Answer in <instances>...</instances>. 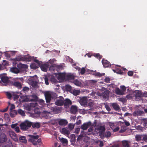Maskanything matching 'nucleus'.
Masks as SVG:
<instances>
[{
	"mask_svg": "<svg viewBox=\"0 0 147 147\" xmlns=\"http://www.w3.org/2000/svg\"><path fill=\"white\" fill-rule=\"evenodd\" d=\"M61 131V133L64 134H66L69 135L70 133V131L68 130V129L65 127L63 128L62 129Z\"/></svg>",
	"mask_w": 147,
	"mask_h": 147,
	"instance_id": "dca6fc26",
	"label": "nucleus"
},
{
	"mask_svg": "<svg viewBox=\"0 0 147 147\" xmlns=\"http://www.w3.org/2000/svg\"><path fill=\"white\" fill-rule=\"evenodd\" d=\"M6 95L9 99H10L11 98V94L8 92H6Z\"/></svg>",
	"mask_w": 147,
	"mask_h": 147,
	"instance_id": "a18cd8bd",
	"label": "nucleus"
},
{
	"mask_svg": "<svg viewBox=\"0 0 147 147\" xmlns=\"http://www.w3.org/2000/svg\"><path fill=\"white\" fill-rule=\"evenodd\" d=\"M49 66V65L48 64H42V63H41L40 65L39 66L42 70L45 72L47 71V69L48 68Z\"/></svg>",
	"mask_w": 147,
	"mask_h": 147,
	"instance_id": "9b49d317",
	"label": "nucleus"
},
{
	"mask_svg": "<svg viewBox=\"0 0 147 147\" xmlns=\"http://www.w3.org/2000/svg\"><path fill=\"white\" fill-rule=\"evenodd\" d=\"M94 56L97 58L98 59H100L102 58V56L99 53L96 54Z\"/></svg>",
	"mask_w": 147,
	"mask_h": 147,
	"instance_id": "e433bc0d",
	"label": "nucleus"
},
{
	"mask_svg": "<svg viewBox=\"0 0 147 147\" xmlns=\"http://www.w3.org/2000/svg\"><path fill=\"white\" fill-rule=\"evenodd\" d=\"M45 81L46 84L47 85H48L49 84V83L48 78L47 77H45Z\"/></svg>",
	"mask_w": 147,
	"mask_h": 147,
	"instance_id": "5fc2aeb1",
	"label": "nucleus"
},
{
	"mask_svg": "<svg viewBox=\"0 0 147 147\" xmlns=\"http://www.w3.org/2000/svg\"><path fill=\"white\" fill-rule=\"evenodd\" d=\"M105 135L106 137H110L111 136V134L110 131H108L105 132Z\"/></svg>",
	"mask_w": 147,
	"mask_h": 147,
	"instance_id": "79ce46f5",
	"label": "nucleus"
},
{
	"mask_svg": "<svg viewBox=\"0 0 147 147\" xmlns=\"http://www.w3.org/2000/svg\"><path fill=\"white\" fill-rule=\"evenodd\" d=\"M122 143L123 147H130L128 142L127 141H122Z\"/></svg>",
	"mask_w": 147,
	"mask_h": 147,
	"instance_id": "cd10ccee",
	"label": "nucleus"
},
{
	"mask_svg": "<svg viewBox=\"0 0 147 147\" xmlns=\"http://www.w3.org/2000/svg\"><path fill=\"white\" fill-rule=\"evenodd\" d=\"M31 125V122L26 120L21 123L20 124V127L22 129L25 131L30 127Z\"/></svg>",
	"mask_w": 147,
	"mask_h": 147,
	"instance_id": "f257e3e1",
	"label": "nucleus"
},
{
	"mask_svg": "<svg viewBox=\"0 0 147 147\" xmlns=\"http://www.w3.org/2000/svg\"><path fill=\"white\" fill-rule=\"evenodd\" d=\"M53 110L54 112H57L60 110V109L59 107L55 106V107L53 108Z\"/></svg>",
	"mask_w": 147,
	"mask_h": 147,
	"instance_id": "4c0bfd02",
	"label": "nucleus"
},
{
	"mask_svg": "<svg viewBox=\"0 0 147 147\" xmlns=\"http://www.w3.org/2000/svg\"><path fill=\"white\" fill-rule=\"evenodd\" d=\"M144 125L146 128H147V119H145L144 121Z\"/></svg>",
	"mask_w": 147,
	"mask_h": 147,
	"instance_id": "e2e57ef3",
	"label": "nucleus"
},
{
	"mask_svg": "<svg viewBox=\"0 0 147 147\" xmlns=\"http://www.w3.org/2000/svg\"><path fill=\"white\" fill-rule=\"evenodd\" d=\"M110 91L108 90H106L102 92L101 94V96L104 99L107 98L109 97V94Z\"/></svg>",
	"mask_w": 147,
	"mask_h": 147,
	"instance_id": "1a4fd4ad",
	"label": "nucleus"
},
{
	"mask_svg": "<svg viewBox=\"0 0 147 147\" xmlns=\"http://www.w3.org/2000/svg\"><path fill=\"white\" fill-rule=\"evenodd\" d=\"M17 61H31V58L30 57H18L16 58Z\"/></svg>",
	"mask_w": 147,
	"mask_h": 147,
	"instance_id": "20e7f679",
	"label": "nucleus"
},
{
	"mask_svg": "<svg viewBox=\"0 0 147 147\" xmlns=\"http://www.w3.org/2000/svg\"><path fill=\"white\" fill-rule=\"evenodd\" d=\"M102 62L105 67H109L111 65L110 63L106 60L102 59Z\"/></svg>",
	"mask_w": 147,
	"mask_h": 147,
	"instance_id": "ddd939ff",
	"label": "nucleus"
},
{
	"mask_svg": "<svg viewBox=\"0 0 147 147\" xmlns=\"http://www.w3.org/2000/svg\"><path fill=\"white\" fill-rule=\"evenodd\" d=\"M66 88L67 89L71 90V87L69 85H67L65 86Z\"/></svg>",
	"mask_w": 147,
	"mask_h": 147,
	"instance_id": "338daca9",
	"label": "nucleus"
},
{
	"mask_svg": "<svg viewBox=\"0 0 147 147\" xmlns=\"http://www.w3.org/2000/svg\"><path fill=\"white\" fill-rule=\"evenodd\" d=\"M18 113L22 116H25V114L24 111L21 109H19L18 111Z\"/></svg>",
	"mask_w": 147,
	"mask_h": 147,
	"instance_id": "7c9ffc66",
	"label": "nucleus"
},
{
	"mask_svg": "<svg viewBox=\"0 0 147 147\" xmlns=\"http://www.w3.org/2000/svg\"><path fill=\"white\" fill-rule=\"evenodd\" d=\"M80 90H76L74 89L72 91V94L73 95L75 96H77L80 94Z\"/></svg>",
	"mask_w": 147,
	"mask_h": 147,
	"instance_id": "c85d7f7f",
	"label": "nucleus"
},
{
	"mask_svg": "<svg viewBox=\"0 0 147 147\" xmlns=\"http://www.w3.org/2000/svg\"><path fill=\"white\" fill-rule=\"evenodd\" d=\"M29 90V88L25 86L23 87L22 90L24 91L28 92Z\"/></svg>",
	"mask_w": 147,
	"mask_h": 147,
	"instance_id": "603ef678",
	"label": "nucleus"
},
{
	"mask_svg": "<svg viewBox=\"0 0 147 147\" xmlns=\"http://www.w3.org/2000/svg\"><path fill=\"white\" fill-rule=\"evenodd\" d=\"M2 82L4 84L5 86L7 85L9 81V78L7 76H2L1 78Z\"/></svg>",
	"mask_w": 147,
	"mask_h": 147,
	"instance_id": "0eeeda50",
	"label": "nucleus"
},
{
	"mask_svg": "<svg viewBox=\"0 0 147 147\" xmlns=\"http://www.w3.org/2000/svg\"><path fill=\"white\" fill-rule=\"evenodd\" d=\"M19 140L20 142L24 143H26L27 142V140L26 138L24 136H21L19 138Z\"/></svg>",
	"mask_w": 147,
	"mask_h": 147,
	"instance_id": "b1692460",
	"label": "nucleus"
},
{
	"mask_svg": "<svg viewBox=\"0 0 147 147\" xmlns=\"http://www.w3.org/2000/svg\"><path fill=\"white\" fill-rule=\"evenodd\" d=\"M14 129L17 133H18L20 131V129L19 127L18 126L16 127Z\"/></svg>",
	"mask_w": 147,
	"mask_h": 147,
	"instance_id": "0e129e2a",
	"label": "nucleus"
},
{
	"mask_svg": "<svg viewBox=\"0 0 147 147\" xmlns=\"http://www.w3.org/2000/svg\"><path fill=\"white\" fill-rule=\"evenodd\" d=\"M116 70L117 71V72L118 74H122L123 73V71H124L125 69H122V68H117V67H120V66L119 65H116Z\"/></svg>",
	"mask_w": 147,
	"mask_h": 147,
	"instance_id": "6ab92c4d",
	"label": "nucleus"
},
{
	"mask_svg": "<svg viewBox=\"0 0 147 147\" xmlns=\"http://www.w3.org/2000/svg\"><path fill=\"white\" fill-rule=\"evenodd\" d=\"M67 78L69 80L74 79V77L73 76L71 75H68L67 76Z\"/></svg>",
	"mask_w": 147,
	"mask_h": 147,
	"instance_id": "58836bf2",
	"label": "nucleus"
},
{
	"mask_svg": "<svg viewBox=\"0 0 147 147\" xmlns=\"http://www.w3.org/2000/svg\"><path fill=\"white\" fill-rule=\"evenodd\" d=\"M96 129L97 130L101 131L102 132L104 131L105 130L104 126H98Z\"/></svg>",
	"mask_w": 147,
	"mask_h": 147,
	"instance_id": "393cba45",
	"label": "nucleus"
},
{
	"mask_svg": "<svg viewBox=\"0 0 147 147\" xmlns=\"http://www.w3.org/2000/svg\"><path fill=\"white\" fill-rule=\"evenodd\" d=\"M34 62L37 63V64L39 66L40 65L41 63H42L41 62H39L38 59H35L34 60Z\"/></svg>",
	"mask_w": 147,
	"mask_h": 147,
	"instance_id": "864d4df0",
	"label": "nucleus"
},
{
	"mask_svg": "<svg viewBox=\"0 0 147 147\" xmlns=\"http://www.w3.org/2000/svg\"><path fill=\"white\" fill-rule=\"evenodd\" d=\"M30 67L32 69H36L38 68L39 66L38 65L33 63L31 64Z\"/></svg>",
	"mask_w": 147,
	"mask_h": 147,
	"instance_id": "bb28decb",
	"label": "nucleus"
},
{
	"mask_svg": "<svg viewBox=\"0 0 147 147\" xmlns=\"http://www.w3.org/2000/svg\"><path fill=\"white\" fill-rule=\"evenodd\" d=\"M91 125V122L90 121H89L88 122L84 123L82 125L81 127V129L83 130H86L88 127Z\"/></svg>",
	"mask_w": 147,
	"mask_h": 147,
	"instance_id": "6e6552de",
	"label": "nucleus"
},
{
	"mask_svg": "<svg viewBox=\"0 0 147 147\" xmlns=\"http://www.w3.org/2000/svg\"><path fill=\"white\" fill-rule=\"evenodd\" d=\"M31 123H32L31 126H32V127H33L34 128H38L40 126V125L39 123L31 122Z\"/></svg>",
	"mask_w": 147,
	"mask_h": 147,
	"instance_id": "4be33fe9",
	"label": "nucleus"
},
{
	"mask_svg": "<svg viewBox=\"0 0 147 147\" xmlns=\"http://www.w3.org/2000/svg\"><path fill=\"white\" fill-rule=\"evenodd\" d=\"M115 92L116 94L120 95H122L124 94L123 91L119 88H117L115 90Z\"/></svg>",
	"mask_w": 147,
	"mask_h": 147,
	"instance_id": "a878e982",
	"label": "nucleus"
},
{
	"mask_svg": "<svg viewBox=\"0 0 147 147\" xmlns=\"http://www.w3.org/2000/svg\"><path fill=\"white\" fill-rule=\"evenodd\" d=\"M32 107L30 105H28L26 107V109L27 110H28V111H30L32 109Z\"/></svg>",
	"mask_w": 147,
	"mask_h": 147,
	"instance_id": "6e6d98bb",
	"label": "nucleus"
},
{
	"mask_svg": "<svg viewBox=\"0 0 147 147\" xmlns=\"http://www.w3.org/2000/svg\"><path fill=\"white\" fill-rule=\"evenodd\" d=\"M10 114L11 117H13L15 116V115L17 114V111L16 110H14L13 112H10Z\"/></svg>",
	"mask_w": 147,
	"mask_h": 147,
	"instance_id": "f704fd0d",
	"label": "nucleus"
},
{
	"mask_svg": "<svg viewBox=\"0 0 147 147\" xmlns=\"http://www.w3.org/2000/svg\"><path fill=\"white\" fill-rule=\"evenodd\" d=\"M144 114V112L142 111L137 110L134 112L133 113V115L134 116H141Z\"/></svg>",
	"mask_w": 147,
	"mask_h": 147,
	"instance_id": "4468645a",
	"label": "nucleus"
},
{
	"mask_svg": "<svg viewBox=\"0 0 147 147\" xmlns=\"http://www.w3.org/2000/svg\"><path fill=\"white\" fill-rule=\"evenodd\" d=\"M136 140L137 141H140L142 139L141 136L140 135H136L135 136Z\"/></svg>",
	"mask_w": 147,
	"mask_h": 147,
	"instance_id": "473e14b6",
	"label": "nucleus"
},
{
	"mask_svg": "<svg viewBox=\"0 0 147 147\" xmlns=\"http://www.w3.org/2000/svg\"><path fill=\"white\" fill-rule=\"evenodd\" d=\"M31 84L32 86H35L37 85V82L35 81H32L31 82Z\"/></svg>",
	"mask_w": 147,
	"mask_h": 147,
	"instance_id": "bf43d9fd",
	"label": "nucleus"
},
{
	"mask_svg": "<svg viewBox=\"0 0 147 147\" xmlns=\"http://www.w3.org/2000/svg\"><path fill=\"white\" fill-rule=\"evenodd\" d=\"M86 71V69L84 67H82L80 71V72L82 75L85 73Z\"/></svg>",
	"mask_w": 147,
	"mask_h": 147,
	"instance_id": "37998d69",
	"label": "nucleus"
},
{
	"mask_svg": "<svg viewBox=\"0 0 147 147\" xmlns=\"http://www.w3.org/2000/svg\"><path fill=\"white\" fill-rule=\"evenodd\" d=\"M10 70L11 72L15 74L18 73L20 72V70L16 67L11 68Z\"/></svg>",
	"mask_w": 147,
	"mask_h": 147,
	"instance_id": "412c9836",
	"label": "nucleus"
},
{
	"mask_svg": "<svg viewBox=\"0 0 147 147\" xmlns=\"http://www.w3.org/2000/svg\"><path fill=\"white\" fill-rule=\"evenodd\" d=\"M29 137L28 139L29 142L32 143L34 145H37V140L39 138L40 136L38 135L34 136L33 135H28Z\"/></svg>",
	"mask_w": 147,
	"mask_h": 147,
	"instance_id": "f03ea898",
	"label": "nucleus"
},
{
	"mask_svg": "<svg viewBox=\"0 0 147 147\" xmlns=\"http://www.w3.org/2000/svg\"><path fill=\"white\" fill-rule=\"evenodd\" d=\"M63 102V105H64L65 107H69L72 104L71 101L68 98H66L65 100H64Z\"/></svg>",
	"mask_w": 147,
	"mask_h": 147,
	"instance_id": "9d476101",
	"label": "nucleus"
},
{
	"mask_svg": "<svg viewBox=\"0 0 147 147\" xmlns=\"http://www.w3.org/2000/svg\"><path fill=\"white\" fill-rule=\"evenodd\" d=\"M45 101L43 100H40L39 101V102L40 104L43 105L45 104Z\"/></svg>",
	"mask_w": 147,
	"mask_h": 147,
	"instance_id": "13d9d810",
	"label": "nucleus"
},
{
	"mask_svg": "<svg viewBox=\"0 0 147 147\" xmlns=\"http://www.w3.org/2000/svg\"><path fill=\"white\" fill-rule=\"evenodd\" d=\"M44 95L46 102H49L53 98L51 94L49 92H45Z\"/></svg>",
	"mask_w": 147,
	"mask_h": 147,
	"instance_id": "423d86ee",
	"label": "nucleus"
},
{
	"mask_svg": "<svg viewBox=\"0 0 147 147\" xmlns=\"http://www.w3.org/2000/svg\"><path fill=\"white\" fill-rule=\"evenodd\" d=\"M77 111V107L75 106H72L71 107L70 111L72 113L75 114Z\"/></svg>",
	"mask_w": 147,
	"mask_h": 147,
	"instance_id": "f3484780",
	"label": "nucleus"
},
{
	"mask_svg": "<svg viewBox=\"0 0 147 147\" xmlns=\"http://www.w3.org/2000/svg\"><path fill=\"white\" fill-rule=\"evenodd\" d=\"M50 80L51 82L54 83H56L57 81V80L54 77L51 78Z\"/></svg>",
	"mask_w": 147,
	"mask_h": 147,
	"instance_id": "c03bdc74",
	"label": "nucleus"
},
{
	"mask_svg": "<svg viewBox=\"0 0 147 147\" xmlns=\"http://www.w3.org/2000/svg\"><path fill=\"white\" fill-rule=\"evenodd\" d=\"M91 126H92L93 127H97L98 126V125L97 124V120H94L93 123L92 124L91 123Z\"/></svg>",
	"mask_w": 147,
	"mask_h": 147,
	"instance_id": "a19ab883",
	"label": "nucleus"
},
{
	"mask_svg": "<svg viewBox=\"0 0 147 147\" xmlns=\"http://www.w3.org/2000/svg\"><path fill=\"white\" fill-rule=\"evenodd\" d=\"M110 79L109 78L106 77L104 80V81L107 83H110Z\"/></svg>",
	"mask_w": 147,
	"mask_h": 147,
	"instance_id": "de8ad7c7",
	"label": "nucleus"
},
{
	"mask_svg": "<svg viewBox=\"0 0 147 147\" xmlns=\"http://www.w3.org/2000/svg\"><path fill=\"white\" fill-rule=\"evenodd\" d=\"M135 97L137 100H140L142 97V94L140 92L137 91L135 92Z\"/></svg>",
	"mask_w": 147,
	"mask_h": 147,
	"instance_id": "f8f14e48",
	"label": "nucleus"
},
{
	"mask_svg": "<svg viewBox=\"0 0 147 147\" xmlns=\"http://www.w3.org/2000/svg\"><path fill=\"white\" fill-rule=\"evenodd\" d=\"M83 137V135H79L78 137L77 141H78L82 139Z\"/></svg>",
	"mask_w": 147,
	"mask_h": 147,
	"instance_id": "8fccbe9b",
	"label": "nucleus"
},
{
	"mask_svg": "<svg viewBox=\"0 0 147 147\" xmlns=\"http://www.w3.org/2000/svg\"><path fill=\"white\" fill-rule=\"evenodd\" d=\"M13 85L17 87L19 89L22 88V86L21 83L19 82H14L13 84Z\"/></svg>",
	"mask_w": 147,
	"mask_h": 147,
	"instance_id": "5701e85b",
	"label": "nucleus"
},
{
	"mask_svg": "<svg viewBox=\"0 0 147 147\" xmlns=\"http://www.w3.org/2000/svg\"><path fill=\"white\" fill-rule=\"evenodd\" d=\"M61 142L63 144H67L68 143L67 140L65 138H62L61 140Z\"/></svg>",
	"mask_w": 147,
	"mask_h": 147,
	"instance_id": "72a5a7b5",
	"label": "nucleus"
},
{
	"mask_svg": "<svg viewBox=\"0 0 147 147\" xmlns=\"http://www.w3.org/2000/svg\"><path fill=\"white\" fill-rule=\"evenodd\" d=\"M142 97H147V92H145L142 94Z\"/></svg>",
	"mask_w": 147,
	"mask_h": 147,
	"instance_id": "774afa93",
	"label": "nucleus"
},
{
	"mask_svg": "<svg viewBox=\"0 0 147 147\" xmlns=\"http://www.w3.org/2000/svg\"><path fill=\"white\" fill-rule=\"evenodd\" d=\"M67 120L64 119H61L59 121V124L60 125L64 126L67 124Z\"/></svg>",
	"mask_w": 147,
	"mask_h": 147,
	"instance_id": "2eb2a0df",
	"label": "nucleus"
},
{
	"mask_svg": "<svg viewBox=\"0 0 147 147\" xmlns=\"http://www.w3.org/2000/svg\"><path fill=\"white\" fill-rule=\"evenodd\" d=\"M73 83L75 85L77 86H80L81 85V83L77 80H75L73 81Z\"/></svg>",
	"mask_w": 147,
	"mask_h": 147,
	"instance_id": "c756f323",
	"label": "nucleus"
},
{
	"mask_svg": "<svg viewBox=\"0 0 147 147\" xmlns=\"http://www.w3.org/2000/svg\"><path fill=\"white\" fill-rule=\"evenodd\" d=\"M105 75V73H100L99 72H97L95 74V75L99 77H100L102 76H104Z\"/></svg>",
	"mask_w": 147,
	"mask_h": 147,
	"instance_id": "ea45409f",
	"label": "nucleus"
},
{
	"mask_svg": "<svg viewBox=\"0 0 147 147\" xmlns=\"http://www.w3.org/2000/svg\"><path fill=\"white\" fill-rule=\"evenodd\" d=\"M143 140L147 142V135H144L142 139Z\"/></svg>",
	"mask_w": 147,
	"mask_h": 147,
	"instance_id": "69168bd1",
	"label": "nucleus"
},
{
	"mask_svg": "<svg viewBox=\"0 0 147 147\" xmlns=\"http://www.w3.org/2000/svg\"><path fill=\"white\" fill-rule=\"evenodd\" d=\"M111 106L116 111H119L120 109V108L119 105L117 103H112Z\"/></svg>",
	"mask_w": 147,
	"mask_h": 147,
	"instance_id": "a211bd4d",
	"label": "nucleus"
},
{
	"mask_svg": "<svg viewBox=\"0 0 147 147\" xmlns=\"http://www.w3.org/2000/svg\"><path fill=\"white\" fill-rule=\"evenodd\" d=\"M71 137V141L72 142H75L76 141V136L75 134H72L70 136Z\"/></svg>",
	"mask_w": 147,
	"mask_h": 147,
	"instance_id": "2f4dec72",
	"label": "nucleus"
},
{
	"mask_svg": "<svg viewBox=\"0 0 147 147\" xmlns=\"http://www.w3.org/2000/svg\"><path fill=\"white\" fill-rule=\"evenodd\" d=\"M30 105L32 107H34L37 105V103L36 102H34L30 103Z\"/></svg>",
	"mask_w": 147,
	"mask_h": 147,
	"instance_id": "c9c22d12",
	"label": "nucleus"
},
{
	"mask_svg": "<svg viewBox=\"0 0 147 147\" xmlns=\"http://www.w3.org/2000/svg\"><path fill=\"white\" fill-rule=\"evenodd\" d=\"M18 67L20 69H26L28 67L27 65L22 64L21 63H19L18 64Z\"/></svg>",
	"mask_w": 147,
	"mask_h": 147,
	"instance_id": "aec40b11",
	"label": "nucleus"
},
{
	"mask_svg": "<svg viewBox=\"0 0 147 147\" xmlns=\"http://www.w3.org/2000/svg\"><path fill=\"white\" fill-rule=\"evenodd\" d=\"M127 74L129 76H132L133 75V72L132 71H129L127 72Z\"/></svg>",
	"mask_w": 147,
	"mask_h": 147,
	"instance_id": "3c124183",
	"label": "nucleus"
},
{
	"mask_svg": "<svg viewBox=\"0 0 147 147\" xmlns=\"http://www.w3.org/2000/svg\"><path fill=\"white\" fill-rule=\"evenodd\" d=\"M120 88H121V90L123 91V93L124 92H125L126 90V88L124 86H120Z\"/></svg>",
	"mask_w": 147,
	"mask_h": 147,
	"instance_id": "49530a36",
	"label": "nucleus"
},
{
	"mask_svg": "<svg viewBox=\"0 0 147 147\" xmlns=\"http://www.w3.org/2000/svg\"><path fill=\"white\" fill-rule=\"evenodd\" d=\"M93 127L91 126V127H90L88 129V131L89 132H92L93 130Z\"/></svg>",
	"mask_w": 147,
	"mask_h": 147,
	"instance_id": "680f3d73",
	"label": "nucleus"
},
{
	"mask_svg": "<svg viewBox=\"0 0 147 147\" xmlns=\"http://www.w3.org/2000/svg\"><path fill=\"white\" fill-rule=\"evenodd\" d=\"M64 98L62 96H59L56 100L55 102V104L56 105L59 106H61L63 105Z\"/></svg>",
	"mask_w": 147,
	"mask_h": 147,
	"instance_id": "39448f33",
	"label": "nucleus"
},
{
	"mask_svg": "<svg viewBox=\"0 0 147 147\" xmlns=\"http://www.w3.org/2000/svg\"><path fill=\"white\" fill-rule=\"evenodd\" d=\"M36 142H37V144L38 143L39 145H41L42 144V140L41 138H38Z\"/></svg>",
	"mask_w": 147,
	"mask_h": 147,
	"instance_id": "09e8293b",
	"label": "nucleus"
},
{
	"mask_svg": "<svg viewBox=\"0 0 147 147\" xmlns=\"http://www.w3.org/2000/svg\"><path fill=\"white\" fill-rule=\"evenodd\" d=\"M59 77L60 78H61V79H64L65 78V76L62 74H60L59 75Z\"/></svg>",
	"mask_w": 147,
	"mask_h": 147,
	"instance_id": "4d7b16f0",
	"label": "nucleus"
},
{
	"mask_svg": "<svg viewBox=\"0 0 147 147\" xmlns=\"http://www.w3.org/2000/svg\"><path fill=\"white\" fill-rule=\"evenodd\" d=\"M88 98V97L86 96L80 97L78 101L81 105L84 106L87 105Z\"/></svg>",
	"mask_w": 147,
	"mask_h": 147,
	"instance_id": "7ed1b4c3",
	"label": "nucleus"
},
{
	"mask_svg": "<svg viewBox=\"0 0 147 147\" xmlns=\"http://www.w3.org/2000/svg\"><path fill=\"white\" fill-rule=\"evenodd\" d=\"M17 125H18L17 123L12 124L11 125V127L12 128H15L17 126Z\"/></svg>",
	"mask_w": 147,
	"mask_h": 147,
	"instance_id": "052dcab7",
	"label": "nucleus"
}]
</instances>
